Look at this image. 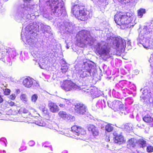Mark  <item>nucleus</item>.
Masks as SVG:
<instances>
[{"mask_svg":"<svg viewBox=\"0 0 153 153\" xmlns=\"http://www.w3.org/2000/svg\"><path fill=\"white\" fill-rule=\"evenodd\" d=\"M23 0L24 3L21 4L19 9L18 16L19 17H26L27 19L32 17V19H35L36 16H39L37 13H38L43 15V17L48 19L52 18L46 10V7H40V6H38L37 4L30 5L28 2L31 0Z\"/></svg>","mask_w":153,"mask_h":153,"instance_id":"obj_1","label":"nucleus"},{"mask_svg":"<svg viewBox=\"0 0 153 153\" xmlns=\"http://www.w3.org/2000/svg\"><path fill=\"white\" fill-rule=\"evenodd\" d=\"M79 66V68H82V69H79L81 70L79 73L80 77L84 78L82 81V88L84 91L87 93L90 92L91 95L95 94L97 91H94V90L92 89L89 90V87L87 86L89 85V80L87 78L91 76H95L96 75L97 71L95 68L94 63L90 61H88L84 62L82 65H80Z\"/></svg>","mask_w":153,"mask_h":153,"instance_id":"obj_2","label":"nucleus"},{"mask_svg":"<svg viewBox=\"0 0 153 153\" xmlns=\"http://www.w3.org/2000/svg\"><path fill=\"white\" fill-rule=\"evenodd\" d=\"M43 1L50 7L51 10V15L59 16L65 14V9L62 0H39L41 3Z\"/></svg>","mask_w":153,"mask_h":153,"instance_id":"obj_3","label":"nucleus"},{"mask_svg":"<svg viewBox=\"0 0 153 153\" xmlns=\"http://www.w3.org/2000/svg\"><path fill=\"white\" fill-rule=\"evenodd\" d=\"M134 19V14L129 12L126 13L124 15H122L120 13L117 14L115 15L114 18L116 23L120 26L122 29L128 27V25L133 22Z\"/></svg>","mask_w":153,"mask_h":153,"instance_id":"obj_4","label":"nucleus"},{"mask_svg":"<svg viewBox=\"0 0 153 153\" xmlns=\"http://www.w3.org/2000/svg\"><path fill=\"white\" fill-rule=\"evenodd\" d=\"M76 40L78 45L83 47L85 45H93L94 42V39L88 31L82 30L80 31L76 35Z\"/></svg>","mask_w":153,"mask_h":153,"instance_id":"obj_5","label":"nucleus"},{"mask_svg":"<svg viewBox=\"0 0 153 153\" xmlns=\"http://www.w3.org/2000/svg\"><path fill=\"white\" fill-rule=\"evenodd\" d=\"M73 7L71 8V12L76 17L82 21L86 20L90 18L91 14L90 12L86 10L83 6H79L75 3H72Z\"/></svg>","mask_w":153,"mask_h":153,"instance_id":"obj_6","label":"nucleus"},{"mask_svg":"<svg viewBox=\"0 0 153 153\" xmlns=\"http://www.w3.org/2000/svg\"><path fill=\"white\" fill-rule=\"evenodd\" d=\"M95 48L96 53L99 55L104 60H105L110 57V48L105 42L98 43L95 46Z\"/></svg>","mask_w":153,"mask_h":153,"instance_id":"obj_7","label":"nucleus"},{"mask_svg":"<svg viewBox=\"0 0 153 153\" xmlns=\"http://www.w3.org/2000/svg\"><path fill=\"white\" fill-rule=\"evenodd\" d=\"M71 133H73L74 134L73 136L71 135L72 134H68L62 131H59V133L68 137H71L73 138H75L77 139H80L82 140L83 139L81 137L86 134L85 131L83 128L76 126H72L71 127Z\"/></svg>","mask_w":153,"mask_h":153,"instance_id":"obj_8","label":"nucleus"},{"mask_svg":"<svg viewBox=\"0 0 153 153\" xmlns=\"http://www.w3.org/2000/svg\"><path fill=\"white\" fill-rule=\"evenodd\" d=\"M110 39L112 40V47L116 49L119 52H123L124 51L126 47L125 40L120 36L116 37H110Z\"/></svg>","mask_w":153,"mask_h":153,"instance_id":"obj_9","label":"nucleus"},{"mask_svg":"<svg viewBox=\"0 0 153 153\" xmlns=\"http://www.w3.org/2000/svg\"><path fill=\"white\" fill-rule=\"evenodd\" d=\"M153 28V21L149 23L146 25L144 26L142 31L139 35V37L143 38L145 37L148 38H151L153 36V32L152 29Z\"/></svg>","mask_w":153,"mask_h":153,"instance_id":"obj_10","label":"nucleus"},{"mask_svg":"<svg viewBox=\"0 0 153 153\" xmlns=\"http://www.w3.org/2000/svg\"><path fill=\"white\" fill-rule=\"evenodd\" d=\"M62 88L65 91L76 90L78 88V86L71 80L64 81L61 85Z\"/></svg>","mask_w":153,"mask_h":153,"instance_id":"obj_11","label":"nucleus"},{"mask_svg":"<svg viewBox=\"0 0 153 153\" xmlns=\"http://www.w3.org/2000/svg\"><path fill=\"white\" fill-rule=\"evenodd\" d=\"M43 26V24L40 22H34L33 23H30L29 26H27V30L28 29L29 32L26 31L25 33L27 32L28 34H33L39 31V29L42 28Z\"/></svg>","mask_w":153,"mask_h":153,"instance_id":"obj_12","label":"nucleus"},{"mask_svg":"<svg viewBox=\"0 0 153 153\" xmlns=\"http://www.w3.org/2000/svg\"><path fill=\"white\" fill-rule=\"evenodd\" d=\"M108 105H110L111 108H113L114 111H124L125 108L124 105L122 104V102L119 101L115 100L113 102H108Z\"/></svg>","mask_w":153,"mask_h":153,"instance_id":"obj_13","label":"nucleus"},{"mask_svg":"<svg viewBox=\"0 0 153 153\" xmlns=\"http://www.w3.org/2000/svg\"><path fill=\"white\" fill-rule=\"evenodd\" d=\"M75 111L77 114L79 115H84L87 112V107L82 103H77L75 107Z\"/></svg>","mask_w":153,"mask_h":153,"instance_id":"obj_14","label":"nucleus"},{"mask_svg":"<svg viewBox=\"0 0 153 153\" xmlns=\"http://www.w3.org/2000/svg\"><path fill=\"white\" fill-rule=\"evenodd\" d=\"M23 85L27 88H29L32 86L33 87H37L38 86V83L33 79L30 77L25 79L23 81Z\"/></svg>","mask_w":153,"mask_h":153,"instance_id":"obj_15","label":"nucleus"},{"mask_svg":"<svg viewBox=\"0 0 153 153\" xmlns=\"http://www.w3.org/2000/svg\"><path fill=\"white\" fill-rule=\"evenodd\" d=\"M143 94L146 96L142 97L141 100L143 102H147L148 99H149L150 98L153 97V89L150 90L146 89H144L143 91Z\"/></svg>","mask_w":153,"mask_h":153,"instance_id":"obj_16","label":"nucleus"},{"mask_svg":"<svg viewBox=\"0 0 153 153\" xmlns=\"http://www.w3.org/2000/svg\"><path fill=\"white\" fill-rule=\"evenodd\" d=\"M140 37H138L137 40L139 43L141 44L143 47L146 49L151 48V44L149 43V41L145 37L140 39Z\"/></svg>","mask_w":153,"mask_h":153,"instance_id":"obj_17","label":"nucleus"},{"mask_svg":"<svg viewBox=\"0 0 153 153\" xmlns=\"http://www.w3.org/2000/svg\"><path fill=\"white\" fill-rule=\"evenodd\" d=\"M59 115L62 118L70 121H73L75 120V118L70 115L67 114L63 111H60L58 113Z\"/></svg>","mask_w":153,"mask_h":153,"instance_id":"obj_18","label":"nucleus"},{"mask_svg":"<svg viewBox=\"0 0 153 153\" xmlns=\"http://www.w3.org/2000/svg\"><path fill=\"white\" fill-rule=\"evenodd\" d=\"M48 105L50 111L53 113H56L59 110V107L55 103L50 102Z\"/></svg>","mask_w":153,"mask_h":153,"instance_id":"obj_19","label":"nucleus"},{"mask_svg":"<svg viewBox=\"0 0 153 153\" xmlns=\"http://www.w3.org/2000/svg\"><path fill=\"white\" fill-rule=\"evenodd\" d=\"M88 131H91L94 136H97L99 134V131L96 127L93 125H90L88 126Z\"/></svg>","mask_w":153,"mask_h":153,"instance_id":"obj_20","label":"nucleus"},{"mask_svg":"<svg viewBox=\"0 0 153 153\" xmlns=\"http://www.w3.org/2000/svg\"><path fill=\"white\" fill-rule=\"evenodd\" d=\"M124 138L123 136L121 134H117L114 137V142L115 143L121 144L124 141Z\"/></svg>","mask_w":153,"mask_h":153,"instance_id":"obj_21","label":"nucleus"},{"mask_svg":"<svg viewBox=\"0 0 153 153\" xmlns=\"http://www.w3.org/2000/svg\"><path fill=\"white\" fill-rule=\"evenodd\" d=\"M26 33L27 34V33ZM29 34H28H28L25 35L26 40V43L25 44H28L30 46H32V47H33L34 44L33 39L31 38V36H30Z\"/></svg>","mask_w":153,"mask_h":153,"instance_id":"obj_22","label":"nucleus"},{"mask_svg":"<svg viewBox=\"0 0 153 153\" xmlns=\"http://www.w3.org/2000/svg\"><path fill=\"white\" fill-rule=\"evenodd\" d=\"M64 28L65 30L69 32H71L72 29V24L69 22L65 21L64 22Z\"/></svg>","mask_w":153,"mask_h":153,"instance_id":"obj_23","label":"nucleus"},{"mask_svg":"<svg viewBox=\"0 0 153 153\" xmlns=\"http://www.w3.org/2000/svg\"><path fill=\"white\" fill-rule=\"evenodd\" d=\"M138 140L134 138H131L129 140L128 143L130 146L134 147L137 146Z\"/></svg>","mask_w":153,"mask_h":153,"instance_id":"obj_24","label":"nucleus"},{"mask_svg":"<svg viewBox=\"0 0 153 153\" xmlns=\"http://www.w3.org/2000/svg\"><path fill=\"white\" fill-rule=\"evenodd\" d=\"M40 29L43 31H44L45 34H46V33L49 34H50L51 32L50 27L48 25H44V24L43 26L42 27V28H41Z\"/></svg>","mask_w":153,"mask_h":153,"instance_id":"obj_25","label":"nucleus"},{"mask_svg":"<svg viewBox=\"0 0 153 153\" xmlns=\"http://www.w3.org/2000/svg\"><path fill=\"white\" fill-rule=\"evenodd\" d=\"M137 146L143 148L147 146L146 141L143 139H140L138 140Z\"/></svg>","mask_w":153,"mask_h":153,"instance_id":"obj_26","label":"nucleus"},{"mask_svg":"<svg viewBox=\"0 0 153 153\" xmlns=\"http://www.w3.org/2000/svg\"><path fill=\"white\" fill-rule=\"evenodd\" d=\"M143 120L146 123H150L152 122L153 119L151 115V114H148L146 115L143 118Z\"/></svg>","mask_w":153,"mask_h":153,"instance_id":"obj_27","label":"nucleus"},{"mask_svg":"<svg viewBox=\"0 0 153 153\" xmlns=\"http://www.w3.org/2000/svg\"><path fill=\"white\" fill-rule=\"evenodd\" d=\"M146 13V10L143 8H140L137 10V16L139 18H141L143 14Z\"/></svg>","mask_w":153,"mask_h":153,"instance_id":"obj_28","label":"nucleus"},{"mask_svg":"<svg viewBox=\"0 0 153 153\" xmlns=\"http://www.w3.org/2000/svg\"><path fill=\"white\" fill-rule=\"evenodd\" d=\"M29 123H35L36 125L40 126H44L45 125V123L42 120H34V121L30 122Z\"/></svg>","mask_w":153,"mask_h":153,"instance_id":"obj_29","label":"nucleus"},{"mask_svg":"<svg viewBox=\"0 0 153 153\" xmlns=\"http://www.w3.org/2000/svg\"><path fill=\"white\" fill-rule=\"evenodd\" d=\"M65 62L63 61V64L62 65L61 70L63 73H65L68 71V67L67 63H65Z\"/></svg>","mask_w":153,"mask_h":153,"instance_id":"obj_30","label":"nucleus"},{"mask_svg":"<svg viewBox=\"0 0 153 153\" xmlns=\"http://www.w3.org/2000/svg\"><path fill=\"white\" fill-rule=\"evenodd\" d=\"M20 99L25 103L28 101L27 96L26 94H21L20 97Z\"/></svg>","mask_w":153,"mask_h":153,"instance_id":"obj_31","label":"nucleus"},{"mask_svg":"<svg viewBox=\"0 0 153 153\" xmlns=\"http://www.w3.org/2000/svg\"><path fill=\"white\" fill-rule=\"evenodd\" d=\"M125 129L128 132L131 131L132 129V125L130 124H127L124 126Z\"/></svg>","mask_w":153,"mask_h":153,"instance_id":"obj_32","label":"nucleus"},{"mask_svg":"<svg viewBox=\"0 0 153 153\" xmlns=\"http://www.w3.org/2000/svg\"><path fill=\"white\" fill-rule=\"evenodd\" d=\"M111 124H108L106 125L105 127V130L108 132H110L113 130V128Z\"/></svg>","mask_w":153,"mask_h":153,"instance_id":"obj_33","label":"nucleus"},{"mask_svg":"<svg viewBox=\"0 0 153 153\" xmlns=\"http://www.w3.org/2000/svg\"><path fill=\"white\" fill-rule=\"evenodd\" d=\"M10 53H11V56L13 58L17 55L16 51L14 49H12L11 50Z\"/></svg>","mask_w":153,"mask_h":153,"instance_id":"obj_34","label":"nucleus"},{"mask_svg":"<svg viewBox=\"0 0 153 153\" xmlns=\"http://www.w3.org/2000/svg\"><path fill=\"white\" fill-rule=\"evenodd\" d=\"M38 98V96L36 94H34L31 97V100L32 102H36Z\"/></svg>","mask_w":153,"mask_h":153,"instance_id":"obj_35","label":"nucleus"},{"mask_svg":"<svg viewBox=\"0 0 153 153\" xmlns=\"http://www.w3.org/2000/svg\"><path fill=\"white\" fill-rule=\"evenodd\" d=\"M146 150L148 152H153V147L151 146H148L147 147Z\"/></svg>","mask_w":153,"mask_h":153,"instance_id":"obj_36","label":"nucleus"},{"mask_svg":"<svg viewBox=\"0 0 153 153\" xmlns=\"http://www.w3.org/2000/svg\"><path fill=\"white\" fill-rule=\"evenodd\" d=\"M22 111L23 113L27 114L29 115H30L31 114L30 112H29L28 110L26 108H23Z\"/></svg>","mask_w":153,"mask_h":153,"instance_id":"obj_37","label":"nucleus"},{"mask_svg":"<svg viewBox=\"0 0 153 153\" xmlns=\"http://www.w3.org/2000/svg\"><path fill=\"white\" fill-rule=\"evenodd\" d=\"M102 103V100H99L98 101L96 104V106L97 108H100L101 106V103Z\"/></svg>","mask_w":153,"mask_h":153,"instance_id":"obj_38","label":"nucleus"},{"mask_svg":"<svg viewBox=\"0 0 153 153\" xmlns=\"http://www.w3.org/2000/svg\"><path fill=\"white\" fill-rule=\"evenodd\" d=\"M4 94L5 95H7L10 94V90L6 88L4 90Z\"/></svg>","mask_w":153,"mask_h":153,"instance_id":"obj_39","label":"nucleus"},{"mask_svg":"<svg viewBox=\"0 0 153 153\" xmlns=\"http://www.w3.org/2000/svg\"><path fill=\"white\" fill-rule=\"evenodd\" d=\"M64 103H65L69 105L71 104L70 100L68 99H64L62 100Z\"/></svg>","mask_w":153,"mask_h":153,"instance_id":"obj_40","label":"nucleus"},{"mask_svg":"<svg viewBox=\"0 0 153 153\" xmlns=\"http://www.w3.org/2000/svg\"><path fill=\"white\" fill-rule=\"evenodd\" d=\"M0 141L1 142H3V143L4 144L5 146H6V142L7 141L6 139L5 138H1L0 139Z\"/></svg>","mask_w":153,"mask_h":153,"instance_id":"obj_41","label":"nucleus"},{"mask_svg":"<svg viewBox=\"0 0 153 153\" xmlns=\"http://www.w3.org/2000/svg\"><path fill=\"white\" fill-rule=\"evenodd\" d=\"M16 97V96L15 94H12L10 95V99L13 100L15 99Z\"/></svg>","mask_w":153,"mask_h":153,"instance_id":"obj_42","label":"nucleus"},{"mask_svg":"<svg viewBox=\"0 0 153 153\" xmlns=\"http://www.w3.org/2000/svg\"><path fill=\"white\" fill-rule=\"evenodd\" d=\"M35 143L33 141H30L28 143L29 145L30 146H32L34 145Z\"/></svg>","mask_w":153,"mask_h":153,"instance_id":"obj_43","label":"nucleus"},{"mask_svg":"<svg viewBox=\"0 0 153 153\" xmlns=\"http://www.w3.org/2000/svg\"><path fill=\"white\" fill-rule=\"evenodd\" d=\"M40 45L39 43V42H37L36 44H35L34 46L36 47H39V46H40Z\"/></svg>","mask_w":153,"mask_h":153,"instance_id":"obj_44","label":"nucleus"},{"mask_svg":"<svg viewBox=\"0 0 153 153\" xmlns=\"http://www.w3.org/2000/svg\"><path fill=\"white\" fill-rule=\"evenodd\" d=\"M26 149V147H23V148H22V147H21L19 149V150L20 151H22L23 150Z\"/></svg>","mask_w":153,"mask_h":153,"instance_id":"obj_45","label":"nucleus"},{"mask_svg":"<svg viewBox=\"0 0 153 153\" xmlns=\"http://www.w3.org/2000/svg\"><path fill=\"white\" fill-rule=\"evenodd\" d=\"M15 92L16 93V95H17L20 93V91L18 89H16V90Z\"/></svg>","mask_w":153,"mask_h":153,"instance_id":"obj_46","label":"nucleus"},{"mask_svg":"<svg viewBox=\"0 0 153 153\" xmlns=\"http://www.w3.org/2000/svg\"><path fill=\"white\" fill-rule=\"evenodd\" d=\"M43 146H44V147H49V148H50L51 149V150H52V148H51V146L50 145L47 146V145H46L43 144Z\"/></svg>","mask_w":153,"mask_h":153,"instance_id":"obj_47","label":"nucleus"},{"mask_svg":"<svg viewBox=\"0 0 153 153\" xmlns=\"http://www.w3.org/2000/svg\"><path fill=\"white\" fill-rule=\"evenodd\" d=\"M59 105L61 108H64L65 106L64 104H60Z\"/></svg>","mask_w":153,"mask_h":153,"instance_id":"obj_48","label":"nucleus"},{"mask_svg":"<svg viewBox=\"0 0 153 153\" xmlns=\"http://www.w3.org/2000/svg\"><path fill=\"white\" fill-rule=\"evenodd\" d=\"M3 101V98L0 95V103L2 102Z\"/></svg>","mask_w":153,"mask_h":153,"instance_id":"obj_49","label":"nucleus"},{"mask_svg":"<svg viewBox=\"0 0 153 153\" xmlns=\"http://www.w3.org/2000/svg\"><path fill=\"white\" fill-rule=\"evenodd\" d=\"M13 117H10V120L13 121H16V120L13 119Z\"/></svg>","mask_w":153,"mask_h":153,"instance_id":"obj_50","label":"nucleus"},{"mask_svg":"<svg viewBox=\"0 0 153 153\" xmlns=\"http://www.w3.org/2000/svg\"><path fill=\"white\" fill-rule=\"evenodd\" d=\"M14 102L10 101V106H13V105H14Z\"/></svg>","mask_w":153,"mask_h":153,"instance_id":"obj_51","label":"nucleus"},{"mask_svg":"<svg viewBox=\"0 0 153 153\" xmlns=\"http://www.w3.org/2000/svg\"><path fill=\"white\" fill-rule=\"evenodd\" d=\"M109 137H106V141H107V142H108V141H110V140L109 139Z\"/></svg>","mask_w":153,"mask_h":153,"instance_id":"obj_52","label":"nucleus"},{"mask_svg":"<svg viewBox=\"0 0 153 153\" xmlns=\"http://www.w3.org/2000/svg\"><path fill=\"white\" fill-rule=\"evenodd\" d=\"M127 45H128V46L131 45V42L130 40H129L128 41Z\"/></svg>","mask_w":153,"mask_h":153,"instance_id":"obj_53","label":"nucleus"},{"mask_svg":"<svg viewBox=\"0 0 153 153\" xmlns=\"http://www.w3.org/2000/svg\"><path fill=\"white\" fill-rule=\"evenodd\" d=\"M42 109H43V110H44V112H45V111H46V112L47 111L45 110V106H43Z\"/></svg>","mask_w":153,"mask_h":153,"instance_id":"obj_54","label":"nucleus"},{"mask_svg":"<svg viewBox=\"0 0 153 153\" xmlns=\"http://www.w3.org/2000/svg\"><path fill=\"white\" fill-rule=\"evenodd\" d=\"M62 153H67V151H64L63 152H62Z\"/></svg>","mask_w":153,"mask_h":153,"instance_id":"obj_55","label":"nucleus"},{"mask_svg":"<svg viewBox=\"0 0 153 153\" xmlns=\"http://www.w3.org/2000/svg\"><path fill=\"white\" fill-rule=\"evenodd\" d=\"M21 36H22V39H23V34L22 33V34H21Z\"/></svg>","mask_w":153,"mask_h":153,"instance_id":"obj_56","label":"nucleus"},{"mask_svg":"<svg viewBox=\"0 0 153 153\" xmlns=\"http://www.w3.org/2000/svg\"><path fill=\"white\" fill-rule=\"evenodd\" d=\"M144 89H145V88H144ZM147 89V88H146V89Z\"/></svg>","mask_w":153,"mask_h":153,"instance_id":"obj_57","label":"nucleus"},{"mask_svg":"<svg viewBox=\"0 0 153 153\" xmlns=\"http://www.w3.org/2000/svg\"><path fill=\"white\" fill-rule=\"evenodd\" d=\"M5 0V1H8V0Z\"/></svg>","mask_w":153,"mask_h":153,"instance_id":"obj_58","label":"nucleus"},{"mask_svg":"<svg viewBox=\"0 0 153 153\" xmlns=\"http://www.w3.org/2000/svg\"><path fill=\"white\" fill-rule=\"evenodd\" d=\"M94 96L97 97L96 95H95Z\"/></svg>","mask_w":153,"mask_h":153,"instance_id":"obj_59","label":"nucleus"},{"mask_svg":"<svg viewBox=\"0 0 153 153\" xmlns=\"http://www.w3.org/2000/svg\"><path fill=\"white\" fill-rule=\"evenodd\" d=\"M67 49H68V47H67Z\"/></svg>","mask_w":153,"mask_h":153,"instance_id":"obj_60","label":"nucleus"},{"mask_svg":"<svg viewBox=\"0 0 153 153\" xmlns=\"http://www.w3.org/2000/svg\"><path fill=\"white\" fill-rule=\"evenodd\" d=\"M6 52H8V51H6Z\"/></svg>","mask_w":153,"mask_h":153,"instance_id":"obj_61","label":"nucleus"},{"mask_svg":"<svg viewBox=\"0 0 153 153\" xmlns=\"http://www.w3.org/2000/svg\"><path fill=\"white\" fill-rule=\"evenodd\" d=\"M152 21H153V20H152Z\"/></svg>","mask_w":153,"mask_h":153,"instance_id":"obj_62","label":"nucleus"}]
</instances>
